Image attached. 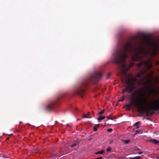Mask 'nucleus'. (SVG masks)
Here are the masks:
<instances>
[{
    "label": "nucleus",
    "instance_id": "4",
    "mask_svg": "<svg viewBox=\"0 0 159 159\" xmlns=\"http://www.w3.org/2000/svg\"><path fill=\"white\" fill-rule=\"evenodd\" d=\"M151 81L150 80H149L146 83V84L143 83L142 85H144L146 84V86L144 87L145 89L146 90H151V88L150 87V85H151Z\"/></svg>",
    "mask_w": 159,
    "mask_h": 159
},
{
    "label": "nucleus",
    "instance_id": "20",
    "mask_svg": "<svg viewBox=\"0 0 159 159\" xmlns=\"http://www.w3.org/2000/svg\"><path fill=\"white\" fill-rule=\"evenodd\" d=\"M138 154H141L142 153V152H139L138 153Z\"/></svg>",
    "mask_w": 159,
    "mask_h": 159
},
{
    "label": "nucleus",
    "instance_id": "7",
    "mask_svg": "<svg viewBox=\"0 0 159 159\" xmlns=\"http://www.w3.org/2000/svg\"><path fill=\"white\" fill-rule=\"evenodd\" d=\"M140 124V121H138L136 122L134 124V126H136V128H138L139 127V125Z\"/></svg>",
    "mask_w": 159,
    "mask_h": 159
},
{
    "label": "nucleus",
    "instance_id": "10",
    "mask_svg": "<svg viewBox=\"0 0 159 159\" xmlns=\"http://www.w3.org/2000/svg\"><path fill=\"white\" fill-rule=\"evenodd\" d=\"M125 97V96L123 95L122 97V98H121V99H120V100H118V101L119 102H123L124 100V98Z\"/></svg>",
    "mask_w": 159,
    "mask_h": 159
},
{
    "label": "nucleus",
    "instance_id": "18",
    "mask_svg": "<svg viewBox=\"0 0 159 159\" xmlns=\"http://www.w3.org/2000/svg\"><path fill=\"white\" fill-rule=\"evenodd\" d=\"M97 130V128L96 126H94L93 127V131H96Z\"/></svg>",
    "mask_w": 159,
    "mask_h": 159
},
{
    "label": "nucleus",
    "instance_id": "22",
    "mask_svg": "<svg viewBox=\"0 0 159 159\" xmlns=\"http://www.w3.org/2000/svg\"><path fill=\"white\" fill-rule=\"evenodd\" d=\"M154 91L156 93H157V91L156 90H154Z\"/></svg>",
    "mask_w": 159,
    "mask_h": 159
},
{
    "label": "nucleus",
    "instance_id": "21",
    "mask_svg": "<svg viewBox=\"0 0 159 159\" xmlns=\"http://www.w3.org/2000/svg\"><path fill=\"white\" fill-rule=\"evenodd\" d=\"M138 83L139 84H141L140 81H138Z\"/></svg>",
    "mask_w": 159,
    "mask_h": 159
},
{
    "label": "nucleus",
    "instance_id": "5",
    "mask_svg": "<svg viewBox=\"0 0 159 159\" xmlns=\"http://www.w3.org/2000/svg\"><path fill=\"white\" fill-rule=\"evenodd\" d=\"M149 141L155 144H157L159 143V141L157 140L156 139H150L149 140Z\"/></svg>",
    "mask_w": 159,
    "mask_h": 159
},
{
    "label": "nucleus",
    "instance_id": "23",
    "mask_svg": "<svg viewBox=\"0 0 159 159\" xmlns=\"http://www.w3.org/2000/svg\"><path fill=\"white\" fill-rule=\"evenodd\" d=\"M157 159H159V157H157Z\"/></svg>",
    "mask_w": 159,
    "mask_h": 159
},
{
    "label": "nucleus",
    "instance_id": "25",
    "mask_svg": "<svg viewBox=\"0 0 159 159\" xmlns=\"http://www.w3.org/2000/svg\"><path fill=\"white\" fill-rule=\"evenodd\" d=\"M97 125H98V127L99 126V124H98Z\"/></svg>",
    "mask_w": 159,
    "mask_h": 159
},
{
    "label": "nucleus",
    "instance_id": "12",
    "mask_svg": "<svg viewBox=\"0 0 159 159\" xmlns=\"http://www.w3.org/2000/svg\"><path fill=\"white\" fill-rule=\"evenodd\" d=\"M107 118L108 119V120H113V118L112 117H111L110 116H108L107 117Z\"/></svg>",
    "mask_w": 159,
    "mask_h": 159
},
{
    "label": "nucleus",
    "instance_id": "19",
    "mask_svg": "<svg viewBox=\"0 0 159 159\" xmlns=\"http://www.w3.org/2000/svg\"><path fill=\"white\" fill-rule=\"evenodd\" d=\"M139 130H136V133L138 134L139 133Z\"/></svg>",
    "mask_w": 159,
    "mask_h": 159
},
{
    "label": "nucleus",
    "instance_id": "17",
    "mask_svg": "<svg viewBox=\"0 0 159 159\" xmlns=\"http://www.w3.org/2000/svg\"><path fill=\"white\" fill-rule=\"evenodd\" d=\"M112 131V129H107V131L110 132H111Z\"/></svg>",
    "mask_w": 159,
    "mask_h": 159
},
{
    "label": "nucleus",
    "instance_id": "28",
    "mask_svg": "<svg viewBox=\"0 0 159 159\" xmlns=\"http://www.w3.org/2000/svg\"><path fill=\"white\" fill-rule=\"evenodd\" d=\"M129 76H132V75L131 74H129Z\"/></svg>",
    "mask_w": 159,
    "mask_h": 159
},
{
    "label": "nucleus",
    "instance_id": "13",
    "mask_svg": "<svg viewBox=\"0 0 159 159\" xmlns=\"http://www.w3.org/2000/svg\"><path fill=\"white\" fill-rule=\"evenodd\" d=\"M124 141H125V142H124L125 143L127 144L129 142V140H124Z\"/></svg>",
    "mask_w": 159,
    "mask_h": 159
},
{
    "label": "nucleus",
    "instance_id": "1",
    "mask_svg": "<svg viewBox=\"0 0 159 159\" xmlns=\"http://www.w3.org/2000/svg\"><path fill=\"white\" fill-rule=\"evenodd\" d=\"M149 52L143 48L135 47L131 43L127 42L123 43L114 53L113 61L118 65L120 71L124 72L126 76V73L129 69L127 68L125 60L128 57L127 54H130L132 61H140L137 65L142 70L136 75V76L140 78L143 74H147L146 69H149L152 67L150 60H142L144 56L147 55ZM125 77L126 85L122 89L123 94L126 92L129 93L133 91L136 88L135 84L137 81V79L134 77H131L128 79H126V77Z\"/></svg>",
    "mask_w": 159,
    "mask_h": 159
},
{
    "label": "nucleus",
    "instance_id": "27",
    "mask_svg": "<svg viewBox=\"0 0 159 159\" xmlns=\"http://www.w3.org/2000/svg\"><path fill=\"white\" fill-rule=\"evenodd\" d=\"M3 157L4 158H6V157H5V156L4 155Z\"/></svg>",
    "mask_w": 159,
    "mask_h": 159
},
{
    "label": "nucleus",
    "instance_id": "15",
    "mask_svg": "<svg viewBox=\"0 0 159 159\" xmlns=\"http://www.w3.org/2000/svg\"><path fill=\"white\" fill-rule=\"evenodd\" d=\"M104 111H105V110H102V111H100L99 113V115L102 114H103V113H104Z\"/></svg>",
    "mask_w": 159,
    "mask_h": 159
},
{
    "label": "nucleus",
    "instance_id": "3",
    "mask_svg": "<svg viewBox=\"0 0 159 159\" xmlns=\"http://www.w3.org/2000/svg\"><path fill=\"white\" fill-rule=\"evenodd\" d=\"M63 95L60 94L58 96L57 100H52L49 102L48 104L46 107V110L48 111H51L54 109L55 105L57 104V101L63 97Z\"/></svg>",
    "mask_w": 159,
    "mask_h": 159
},
{
    "label": "nucleus",
    "instance_id": "16",
    "mask_svg": "<svg viewBox=\"0 0 159 159\" xmlns=\"http://www.w3.org/2000/svg\"><path fill=\"white\" fill-rule=\"evenodd\" d=\"M111 147H109L107 149V152H110L111 151Z\"/></svg>",
    "mask_w": 159,
    "mask_h": 159
},
{
    "label": "nucleus",
    "instance_id": "26",
    "mask_svg": "<svg viewBox=\"0 0 159 159\" xmlns=\"http://www.w3.org/2000/svg\"><path fill=\"white\" fill-rule=\"evenodd\" d=\"M9 139V137L7 138V140Z\"/></svg>",
    "mask_w": 159,
    "mask_h": 159
},
{
    "label": "nucleus",
    "instance_id": "8",
    "mask_svg": "<svg viewBox=\"0 0 159 159\" xmlns=\"http://www.w3.org/2000/svg\"><path fill=\"white\" fill-rule=\"evenodd\" d=\"M104 150H102V151H99L98 152H95V154H96V155H98V154H103L104 152Z\"/></svg>",
    "mask_w": 159,
    "mask_h": 159
},
{
    "label": "nucleus",
    "instance_id": "30",
    "mask_svg": "<svg viewBox=\"0 0 159 159\" xmlns=\"http://www.w3.org/2000/svg\"><path fill=\"white\" fill-rule=\"evenodd\" d=\"M75 109H76V111H77V108H75Z\"/></svg>",
    "mask_w": 159,
    "mask_h": 159
},
{
    "label": "nucleus",
    "instance_id": "29",
    "mask_svg": "<svg viewBox=\"0 0 159 159\" xmlns=\"http://www.w3.org/2000/svg\"><path fill=\"white\" fill-rule=\"evenodd\" d=\"M146 37H147V36H146V35H145V38H146Z\"/></svg>",
    "mask_w": 159,
    "mask_h": 159
},
{
    "label": "nucleus",
    "instance_id": "14",
    "mask_svg": "<svg viewBox=\"0 0 159 159\" xmlns=\"http://www.w3.org/2000/svg\"><path fill=\"white\" fill-rule=\"evenodd\" d=\"M89 113H88V114L87 115H84L83 116V117L84 118H88V115H89Z\"/></svg>",
    "mask_w": 159,
    "mask_h": 159
},
{
    "label": "nucleus",
    "instance_id": "6",
    "mask_svg": "<svg viewBox=\"0 0 159 159\" xmlns=\"http://www.w3.org/2000/svg\"><path fill=\"white\" fill-rule=\"evenodd\" d=\"M105 118V116H99V117L98 118V122H100V120L102 119H104Z\"/></svg>",
    "mask_w": 159,
    "mask_h": 159
},
{
    "label": "nucleus",
    "instance_id": "9",
    "mask_svg": "<svg viewBox=\"0 0 159 159\" xmlns=\"http://www.w3.org/2000/svg\"><path fill=\"white\" fill-rule=\"evenodd\" d=\"M141 157L137 156V157H132L131 158V159H141Z\"/></svg>",
    "mask_w": 159,
    "mask_h": 159
},
{
    "label": "nucleus",
    "instance_id": "31",
    "mask_svg": "<svg viewBox=\"0 0 159 159\" xmlns=\"http://www.w3.org/2000/svg\"><path fill=\"white\" fill-rule=\"evenodd\" d=\"M139 150V148H138V149H137V150Z\"/></svg>",
    "mask_w": 159,
    "mask_h": 159
},
{
    "label": "nucleus",
    "instance_id": "24",
    "mask_svg": "<svg viewBox=\"0 0 159 159\" xmlns=\"http://www.w3.org/2000/svg\"><path fill=\"white\" fill-rule=\"evenodd\" d=\"M110 74H111V73H109L108 74V76H110Z\"/></svg>",
    "mask_w": 159,
    "mask_h": 159
},
{
    "label": "nucleus",
    "instance_id": "11",
    "mask_svg": "<svg viewBox=\"0 0 159 159\" xmlns=\"http://www.w3.org/2000/svg\"><path fill=\"white\" fill-rule=\"evenodd\" d=\"M77 143H74V144L72 145L71 146V147L72 148H73V147H75V146H76L77 145Z\"/></svg>",
    "mask_w": 159,
    "mask_h": 159
},
{
    "label": "nucleus",
    "instance_id": "2",
    "mask_svg": "<svg viewBox=\"0 0 159 159\" xmlns=\"http://www.w3.org/2000/svg\"><path fill=\"white\" fill-rule=\"evenodd\" d=\"M102 76V73L100 72H96L91 75L89 78L82 82L77 89L75 91V93L83 97L84 94L86 87L90 82L96 83L101 78Z\"/></svg>",
    "mask_w": 159,
    "mask_h": 159
}]
</instances>
